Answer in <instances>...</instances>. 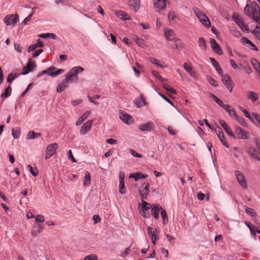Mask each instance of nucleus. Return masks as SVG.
Instances as JSON below:
<instances>
[{"mask_svg": "<svg viewBox=\"0 0 260 260\" xmlns=\"http://www.w3.org/2000/svg\"><path fill=\"white\" fill-rule=\"evenodd\" d=\"M141 203H139L138 211L143 216L145 217V211L146 210V185L143 184L139 189Z\"/></svg>", "mask_w": 260, "mask_h": 260, "instance_id": "1", "label": "nucleus"}, {"mask_svg": "<svg viewBox=\"0 0 260 260\" xmlns=\"http://www.w3.org/2000/svg\"><path fill=\"white\" fill-rule=\"evenodd\" d=\"M251 16L257 22L260 21V8L255 2H251Z\"/></svg>", "mask_w": 260, "mask_h": 260, "instance_id": "2", "label": "nucleus"}, {"mask_svg": "<svg viewBox=\"0 0 260 260\" xmlns=\"http://www.w3.org/2000/svg\"><path fill=\"white\" fill-rule=\"evenodd\" d=\"M160 231L158 229L149 227L147 228V233L151 238L152 243L155 245L156 241L158 239V234Z\"/></svg>", "mask_w": 260, "mask_h": 260, "instance_id": "3", "label": "nucleus"}, {"mask_svg": "<svg viewBox=\"0 0 260 260\" xmlns=\"http://www.w3.org/2000/svg\"><path fill=\"white\" fill-rule=\"evenodd\" d=\"M194 13H196L197 17L199 19L200 21L203 23L204 25L206 27H209L210 25V22L205 13L200 11L199 9L195 10Z\"/></svg>", "mask_w": 260, "mask_h": 260, "instance_id": "4", "label": "nucleus"}, {"mask_svg": "<svg viewBox=\"0 0 260 260\" xmlns=\"http://www.w3.org/2000/svg\"><path fill=\"white\" fill-rule=\"evenodd\" d=\"M58 146L57 143L49 144L46 148L45 159H48L54 155Z\"/></svg>", "mask_w": 260, "mask_h": 260, "instance_id": "5", "label": "nucleus"}, {"mask_svg": "<svg viewBox=\"0 0 260 260\" xmlns=\"http://www.w3.org/2000/svg\"><path fill=\"white\" fill-rule=\"evenodd\" d=\"M220 75L221 76L223 83L231 92L233 88L234 83L231 77L228 75L223 74V73Z\"/></svg>", "mask_w": 260, "mask_h": 260, "instance_id": "6", "label": "nucleus"}, {"mask_svg": "<svg viewBox=\"0 0 260 260\" xmlns=\"http://www.w3.org/2000/svg\"><path fill=\"white\" fill-rule=\"evenodd\" d=\"M18 21L19 16L17 14L8 15L4 18L5 23L7 25H14Z\"/></svg>", "mask_w": 260, "mask_h": 260, "instance_id": "7", "label": "nucleus"}, {"mask_svg": "<svg viewBox=\"0 0 260 260\" xmlns=\"http://www.w3.org/2000/svg\"><path fill=\"white\" fill-rule=\"evenodd\" d=\"M235 174L236 176L238 183L243 187V188L246 189L247 188V182L243 174L239 171H235Z\"/></svg>", "mask_w": 260, "mask_h": 260, "instance_id": "8", "label": "nucleus"}, {"mask_svg": "<svg viewBox=\"0 0 260 260\" xmlns=\"http://www.w3.org/2000/svg\"><path fill=\"white\" fill-rule=\"evenodd\" d=\"M235 131L236 134L238 136V138L239 139L245 140L248 138L249 133L243 129L238 126H235Z\"/></svg>", "mask_w": 260, "mask_h": 260, "instance_id": "9", "label": "nucleus"}, {"mask_svg": "<svg viewBox=\"0 0 260 260\" xmlns=\"http://www.w3.org/2000/svg\"><path fill=\"white\" fill-rule=\"evenodd\" d=\"M160 206L158 205H151L147 203V210L150 208H151V214L154 217L155 219L159 218V213L160 212Z\"/></svg>", "mask_w": 260, "mask_h": 260, "instance_id": "10", "label": "nucleus"}, {"mask_svg": "<svg viewBox=\"0 0 260 260\" xmlns=\"http://www.w3.org/2000/svg\"><path fill=\"white\" fill-rule=\"evenodd\" d=\"M153 5L156 12L164 10L166 6V0H153Z\"/></svg>", "mask_w": 260, "mask_h": 260, "instance_id": "11", "label": "nucleus"}, {"mask_svg": "<svg viewBox=\"0 0 260 260\" xmlns=\"http://www.w3.org/2000/svg\"><path fill=\"white\" fill-rule=\"evenodd\" d=\"M233 18L235 22L239 25V26L243 31L248 30V26L244 24L242 18L239 15H236L235 14H234Z\"/></svg>", "mask_w": 260, "mask_h": 260, "instance_id": "12", "label": "nucleus"}, {"mask_svg": "<svg viewBox=\"0 0 260 260\" xmlns=\"http://www.w3.org/2000/svg\"><path fill=\"white\" fill-rule=\"evenodd\" d=\"M119 117L122 121L127 124L132 123L133 121L132 116L127 113L120 111L119 114Z\"/></svg>", "mask_w": 260, "mask_h": 260, "instance_id": "13", "label": "nucleus"}, {"mask_svg": "<svg viewBox=\"0 0 260 260\" xmlns=\"http://www.w3.org/2000/svg\"><path fill=\"white\" fill-rule=\"evenodd\" d=\"M212 49L213 51L219 55L222 54V51L220 46L214 39H210V40Z\"/></svg>", "mask_w": 260, "mask_h": 260, "instance_id": "14", "label": "nucleus"}, {"mask_svg": "<svg viewBox=\"0 0 260 260\" xmlns=\"http://www.w3.org/2000/svg\"><path fill=\"white\" fill-rule=\"evenodd\" d=\"M84 70V69L83 68L80 66H77L71 69L70 71L68 72V73L70 74V76L73 77H74L76 79L78 80L77 74L82 72Z\"/></svg>", "mask_w": 260, "mask_h": 260, "instance_id": "15", "label": "nucleus"}, {"mask_svg": "<svg viewBox=\"0 0 260 260\" xmlns=\"http://www.w3.org/2000/svg\"><path fill=\"white\" fill-rule=\"evenodd\" d=\"M35 66V62L31 59H29L26 66L24 67L22 69L23 72L22 75H26L28 74L30 71L33 70Z\"/></svg>", "mask_w": 260, "mask_h": 260, "instance_id": "16", "label": "nucleus"}, {"mask_svg": "<svg viewBox=\"0 0 260 260\" xmlns=\"http://www.w3.org/2000/svg\"><path fill=\"white\" fill-rule=\"evenodd\" d=\"M164 34L167 40L172 41L175 39V34L172 29L166 27L164 28Z\"/></svg>", "mask_w": 260, "mask_h": 260, "instance_id": "17", "label": "nucleus"}, {"mask_svg": "<svg viewBox=\"0 0 260 260\" xmlns=\"http://www.w3.org/2000/svg\"><path fill=\"white\" fill-rule=\"evenodd\" d=\"M241 41L243 45L247 46L251 49L258 51V49L256 47V46L251 41H250L246 38H242L241 39Z\"/></svg>", "mask_w": 260, "mask_h": 260, "instance_id": "18", "label": "nucleus"}, {"mask_svg": "<svg viewBox=\"0 0 260 260\" xmlns=\"http://www.w3.org/2000/svg\"><path fill=\"white\" fill-rule=\"evenodd\" d=\"M92 123V120H88L86 122L84 123L80 130V133L81 135H85L90 130Z\"/></svg>", "mask_w": 260, "mask_h": 260, "instance_id": "19", "label": "nucleus"}, {"mask_svg": "<svg viewBox=\"0 0 260 260\" xmlns=\"http://www.w3.org/2000/svg\"><path fill=\"white\" fill-rule=\"evenodd\" d=\"M44 229V226L41 225L40 224H35L33 225L32 229L31 230V235L32 236H36L39 233H40Z\"/></svg>", "mask_w": 260, "mask_h": 260, "instance_id": "20", "label": "nucleus"}, {"mask_svg": "<svg viewBox=\"0 0 260 260\" xmlns=\"http://www.w3.org/2000/svg\"><path fill=\"white\" fill-rule=\"evenodd\" d=\"M247 152L254 159L260 161V157L257 154L256 150L252 146H249L247 148Z\"/></svg>", "mask_w": 260, "mask_h": 260, "instance_id": "21", "label": "nucleus"}, {"mask_svg": "<svg viewBox=\"0 0 260 260\" xmlns=\"http://www.w3.org/2000/svg\"><path fill=\"white\" fill-rule=\"evenodd\" d=\"M69 83L65 79L60 82L57 86L56 91L57 92H62L67 87L69 86Z\"/></svg>", "mask_w": 260, "mask_h": 260, "instance_id": "22", "label": "nucleus"}, {"mask_svg": "<svg viewBox=\"0 0 260 260\" xmlns=\"http://www.w3.org/2000/svg\"><path fill=\"white\" fill-rule=\"evenodd\" d=\"M134 103L138 108H140L145 105V101L143 96L141 95L135 99Z\"/></svg>", "mask_w": 260, "mask_h": 260, "instance_id": "23", "label": "nucleus"}, {"mask_svg": "<svg viewBox=\"0 0 260 260\" xmlns=\"http://www.w3.org/2000/svg\"><path fill=\"white\" fill-rule=\"evenodd\" d=\"M212 65L214 66L217 72L219 75H221L223 73V71L221 68L219 63L213 58H210Z\"/></svg>", "mask_w": 260, "mask_h": 260, "instance_id": "24", "label": "nucleus"}, {"mask_svg": "<svg viewBox=\"0 0 260 260\" xmlns=\"http://www.w3.org/2000/svg\"><path fill=\"white\" fill-rule=\"evenodd\" d=\"M91 111H86L82 116H81L76 122V125H80L82 122L89 116L90 114Z\"/></svg>", "mask_w": 260, "mask_h": 260, "instance_id": "25", "label": "nucleus"}, {"mask_svg": "<svg viewBox=\"0 0 260 260\" xmlns=\"http://www.w3.org/2000/svg\"><path fill=\"white\" fill-rule=\"evenodd\" d=\"M183 67L190 76L194 78L196 77L197 75L196 72L192 70V67L190 65L186 63H184Z\"/></svg>", "mask_w": 260, "mask_h": 260, "instance_id": "26", "label": "nucleus"}, {"mask_svg": "<svg viewBox=\"0 0 260 260\" xmlns=\"http://www.w3.org/2000/svg\"><path fill=\"white\" fill-rule=\"evenodd\" d=\"M247 97L249 100L253 101H256L258 99V94L253 91H248L246 93Z\"/></svg>", "mask_w": 260, "mask_h": 260, "instance_id": "27", "label": "nucleus"}, {"mask_svg": "<svg viewBox=\"0 0 260 260\" xmlns=\"http://www.w3.org/2000/svg\"><path fill=\"white\" fill-rule=\"evenodd\" d=\"M129 5L133 8L134 11L136 12L140 6L139 0H129Z\"/></svg>", "mask_w": 260, "mask_h": 260, "instance_id": "28", "label": "nucleus"}, {"mask_svg": "<svg viewBox=\"0 0 260 260\" xmlns=\"http://www.w3.org/2000/svg\"><path fill=\"white\" fill-rule=\"evenodd\" d=\"M116 16L120 19L123 20L129 19V17L126 13L122 11H118L116 12Z\"/></svg>", "mask_w": 260, "mask_h": 260, "instance_id": "29", "label": "nucleus"}, {"mask_svg": "<svg viewBox=\"0 0 260 260\" xmlns=\"http://www.w3.org/2000/svg\"><path fill=\"white\" fill-rule=\"evenodd\" d=\"M147 59L152 64H155L161 68H164V67L161 64L160 61L159 60H158L156 58L152 57H148Z\"/></svg>", "mask_w": 260, "mask_h": 260, "instance_id": "30", "label": "nucleus"}, {"mask_svg": "<svg viewBox=\"0 0 260 260\" xmlns=\"http://www.w3.org/2000/svg\"><path fill=\"white\" fill-rule=\"evenodd\" d=\"M18 76L19 74L17 73H11L7 77V82L10 83H12L15 79L18 77Z\"/></svg>", "mask_w": 260, "mask_h": 260, "instance_id": "31", "label": "nucleus"}, {"mask_svg": "<svg viewBox=\"0 0 260 260\" xmlns=\"http://www.w3.org/2000/svg\"><path fill=\"white\" fill-rule=\"evenodd\" d=\"M134 40L135 41L137 45L142 48H144L145 46V42L144 40L139 39L137 36H134Z\"/></svg>", "mask_w": 260, "mask_h": 260, "instance_id": "32", "label": "nucleus"}, {"mask_svg": "<svg viewBox=\"0 0 260 260\" xmlns=\"http://www.w3.org/2000/svg\"><path fill=\"white\" fill-rule=\"evenodd\" d=\"M39 37L46 39L48 38H51L53 39H56V36L55 34L53 33H45V34H41L39 35Z\"/></svg>", "mask_w": 260, "mask_h": 260, "instance_id": "33", "label": "nucleus"}, {"mask_svg": "<svg viewBox=\"0 0 260 260\" xmlns=\"http://www.w3.org/2000/svg\"><path fill=\"white\" fill-rule=\"evenodd\" d=\"M41 136L40 133H37L33 131H30L27 135V139H34Z\"/></svg>", "mask_w": 260, "mask_h": 260, "instance_id": "34", "label": "nucleus"}, {"mask_svg": "<svg viewBox=\"0 0 260 260\" xmlns=\"http://www.w3.org/2000/svg\"><path fill=\"white\" fill-rule=\"evenodd\" d=\"M12 91V88L11 85H9L6 88L5 92L2 94L1 97H5L6 98L9 97L11 94Z\"/></svg>", "mask_w": 260, "mask_h": 260, "instance_id": "35", "label": "nucleus"}, {"mask_svg": "<svg viewBox=\"0 0 260 260\" xmlns=\"http://www.w3.org/2000/svg\"><path fill=\"white\" fill-rule=\"evenodd\" d=\"M217 136L222 144L226 148H229V146L224 138V134L221 133L217 134Z\"/></svg>", "mask_w": 260, "mask_h": 260, "instance_id": "36", "label": "nucleus"}, {"mask_svg": "<svg viewBox=\"0 0 260 260\" xmlns=\"http://www.w3.org/2000/svg\"><path fill=\"white\" fill-rule=\"evenodd\" d=\"M160 210H160V215H161V217H162L163 223L165 224H167V223L168 221L167 212L164 209H162V207H160Z\"/></svg>", "mask_w": 260, "mask_h": 260, "instance_id": "37", "label": "nucleus"}, {"mask_svg": "<svg viewBox=\"0 0 260 260\" xmlns=\"http://www.w3.org/2000/svg\"><path fill=\"white\" fill-rule=\"evenodd\" d=\"M70 75H71L68 73L66 75V78L64 79L68 81V83L69 84L70 83L77 82L78 79H76L74 77H73Z\"/></svg>", "mask_w": 260, "mask_h": 260, "instance_id": "38", "label": "nucleus"}, {"mask_svg": "<svg viewBox=\"0 0 260 260\" xmlns=\"http://www.w3.org/2000/svg\"><path fill=\"white\" fill-rule=\"evenodd\" d=\"M162 86L167 91H169L172 94H176V91L175 89L171 87L169 85L164 83V82H162Z\"/></svg>", "mask_w": 260, "mask_h": 260, "instance_id": "39", "label": "nucleus"}, {"mask_svg": "<svg viewBox=\"0 0 260 260\" xmlns=\"http://www.w3.org/2000/svg\"><path fill=\"white\" fill-rule=\"evenodd\" d=\"M199 47L203 50H206V43L205 40L203 38H199Z\"/></svg>", "mask_w": 260, "mask_h": 260, "instance_id": "40", "label": "nucleus"}, {"mask_svg": "<svg viewBox=\"0 0 260 260\" xmlns=\"http://www.w3.org/2000/svg\"><path fill=\"white\" fill-rule=\"evenodd\" d=\"M130 177H133L136 181H137L139 179L145 178V176L141 173L136 174H131Z\"/></svg>", "mask_w": 260, "mask_h": 260, "instance_id": "41", "label": "nucleus"}, {"mask_svg": "<svg viewBox=\"0 0 260 260\" xmlns=\"http://www.w3.org/2000/svg\"><path fill=\"white\" fill-rule=\"evenodd\" d=\"M246 224L249 228V230L250 231L251 235L252 236H256V233H255V228H256V226L252 225L251 224V223L250 222H246Z\"/></svg>", "mask_w": 260, "mask_h": 260, "instance_id": "42", "label": "nucleus"}, {"mask_svg": "<svg viewBox=\"0 0 260 260\" xmlns=\"http://www.w3.org/2000/svg\"><path fill=\"white\" fill-rule=\"evenodd\" d=\"M207 79L208 81L213 86H218V82L215 80H214L211 76H208Z\"/></svg>", "mask_w": 260, "mask_h": 260, "instance_id": "43", "label": "nucleus"}, {"mask_svg": "<svg viewBox=\"0 0 260 260\" xmlns=\"http://www.w3.org/2000/svg\"><path fill=\"white\" fill-rule=\"evenodd\" d=\"M251 4L250 5L247 4L246 7L244 8V10L245 14L246 15L250 17L251 16Z\"/></svg>", "mask_w": 260, "mask_h": 260, "instance_id": "44", "label": "nucleus"}, {"mask_svg": "<svg viewBox=\"0 0 260 260\" xmlns=\"http://www.w3.org/2000/svg\"><path fill=\"white\" fill-rule=\"evenodd\" d=\"M90 183V176L89 172H86L85 177L84 184L85 185H88Z\"/></svg>", "mask_w": 260, "mask_h": 260, "instance_id": "45", "label": "nucleus"}, {"mask_svg": "<svg viewBox=\"0 0 260 260\" xmlns=\"http://www.w3.org/2000/svg\"><path fill=\"white\" fill-rule=\"evenodd\" d=\"M119 191L121 194H124L126 192V188L124 186V182L121 181V182H119Z\"/></svg>", "mask_w": 260, "mask_h": 260, "instance_id": "46", "label": "nucleus"}, {"mask_svg": "<svg viewBox=\"0 0 260 260\" xmlns=\"http://www.w3.org/2000/svg\"><path fill=\"white\" fill-rule=\"evenodd\" d=\"M235 118L243 126H247V123L245 122V120L242 117L237 115L236 116V117Z\"/></svg>", "mask_w": 260, "mask_h": 260, "instance_id": "47", "label": "nucleus"}, {"mask_svg": "<svg viewBox=\"0 0 260 260\" xmlns=\"http://www.w3.org/2000/svg\"><path fill=\"white\" fill-rule=\"evenodd\" d=\"M12 133L14 138L18 139L20 136V131L18 128L13 129Z\"/></svg>", "mask_w": 260, "mask_h": 260, "instance_id": "48", "label": "nucleus"}, {"mask_svg": "<svg viewBox=\"0 0 260 260\" xmlns=\"http://www.w3.org/2000/svg\"><path fill=\"white\" fill-rule=\"evenodd\" d=\"M245 211L247 214L250 215L252 217H255L256 215V212L254 209L251 208L247 207Z\"/></svg>", "mask_w": 260, "mask_h": 260, "instance_id": "49", "label": "nucleus"}, {"mask_svg": "<svg viewBox=\"0 0 260 260\" xmlns=\"http://www.w3.org/2000/svg\"><path fill=\"white\" fill-rule=\"evenodd\" d=\"M151 73L154 76L157 78L161 82H164V81H165V79L164 78H162L159 74L158 72H157L156 71H152Z\"/></svg>", "mask_w": 260, "mask_h": 260, "instance_id": "50", "label": "nucleus"}, {"mask_svg": "<svg viewBox=\"0 0 260 260\" xmlns=\"http://www.w3.org/2000/svg\"><path fill=\"white\" fill-rule=\"evenodd\" d=\"M224 130L231 137H232L234 139H236L235 135L234 134L232 130L229 126L224 128Z\"/></svg>", "mask_w": 260, "mask_h": 260, "instance_id": "51", "label": "nucleus"}, {"mask_svg": "<svg viewBox=\"0 0 260 260\" xmlns=\"http://www.w3.org/2000/svg\"><path fill=\"white\" fill-rule=\"evenodd\" d=\"M211 96L213 98V100L220 106L222 107V106L223 105V102L220 100L216 96L213 94H211Z\"/></svg>", "mask_w": 260, "mask_h": 260, "instance_id": "52", "label": "nucleus"}, {"mask_svg": "<svg viewBox=\"0 0 260 260\" xmlns=\"http://www.w3.org/2000/svg\"><path fill=\"white\" fill-rule=\"evenodd\" d=\"M253 34L255 35V37L260 41V27L257 26L254 30Z\"/></svg>", "mask_w": 260, "mask_h": 260, "instance_id": "53", "label": "nucleus"}, {"mask_svg": "<svg viewBox=\"0 0 260 260\" xmlns=\"http://www.w3.org/2000/svg\"><path fill=\"white\" fill-rule=\"evenodd\" d=\"M168 17L169 21H173L176 18V15L174 12H169L168 14Z\"/></svg>", "mask_w": 260, "mask_h": 260, "instance_id": "54", "label": "nucleus"}, {"mask_svg": "<svg viewBox=\"0 0 260 260\" xmlns=\"http://www.w3.org/2000/svg\"><path fill=\"white\" fill-rule=\"evenodd\" d=\"M251 62L255 69L258 68V67L260 66L259 62L256 59L252 58L251 60Z\"/></svg>", "mask_w": 260, "mask_h": 260, "instance_id": "55", "label": "nucleus"}, {"mask_svg": "<svg viewBox=\"0 0 260 260\" xmlns=\"http://www.w3.org/2000/svg\"><path fill=\"white\" fill-rule=\"evenodd\" d=\"M35 220L37 222H43L44 221V217L42 215L38 214L36 216Z\"/></svg>", "mask_w": 260, "mask_h": 260, "instance_id": "56", "label": "nucleus"}, {"mask_svg": "<svg viewBox=\"0 0 260 260\" xmlns=\"http://www.w3.org/2000/svg\"><path fill=\"white\" fill-rule=\"evenodd\" d=\"M84 260H97V256L94 254L87 255L84 257Z\"/></svg>", "mask_w": 260, "mask_h": 260, "instance_id": "57", "label": "nucleus"}, {"mask_svg": "<svg viewBox=\"0 0 260 260\" xmlns=\"http://www.w3.org/2000/svg\"><path fill=\"white\" fill-rule=\"evenodd\" d=\"M34 13H31L30 15H29L27 17H26L24 19V20L23 21V23L24 24V25H27V22L28 21H30V20L31 19V18L32 17V15H33Z\"/></svg>", "mask_w": 260, "mask_h": 260, "instance_id": "58", "label": "nucleus"}, {"mask_svg": "<svg viewBox=\"0 0 260 260\" xmlns=\"http://www.w3.org/2000/svg\"><path fill=\"white\" fill-rule=\"evenodd\" d=\"M242 111L243 112L245 116L246 117L249 118L251 121H253V117L252 116H251V115L249 114L248 111H247L246 110H242Z\"/></svg>", "mask_w": 260, "mask_h": 260, "instance_id": "59", "label": "nucleus"}, {"mask_svg": "<svg viewBox=\"0 0 260 260\" xmlns=\"http://www.w3.org/2000/svg\"><path fill=\"white\" fill-rule=\"evenodd\" d=\"M166 237L168 241H169L170 243H174L175 240V238L174 237H172V236L168 234L166 235Z\"/></svg>", "mask_w": 260, "mask_h": 260, "instance_id": "60", "label": "nucleus"}, {"mask_svg": "<svg viewBox=\"0 0 260 260\" xmlns=\"http://www.w3.org/2000/svg\"><path fill=\"white\" fill-rule=\"evenodd\" d=\"M28 168L29 169V170L30 171V172L31 173V174L34 176H37L38 175V171H37L36 172H35L33 169H32V167L30 166V165H28Z\"/></svg>", "mask_w": 260, "mask_h": 260, "instance_id": "61", "label": "nucleus"}, {"mask_svg": "<svg viewBox=\"0 0 260 260\" xmlns=\"http://www.w3.org/2000/svg\"><path fill=\"white\" fill-rule=\"evenodd\" d=\"M129 151L131 153V154L133 155L134 157H141V154L138 153L137 152H136L135 151H134V150L132 149H129Z\"/></svg>", "mask_w": 260, "mask_h": 260, "instance_id": "62", "label": "nucleus"}, {"mask_svg": "<svg viewBox=\"0 0 260 260\" xmlns=\"http://www.w3.org/2000/svg\"><path fill=\"white\" fill-rule=\"evenodd\" d=\"M68 155L69 158L71 159V160L73 162H76V159H75L74 157L73 156V155L72 154V152L71 150H69L68 153Z\"/></svg>", "mask_w": 260, "mask_h": 260, "instance_id": "63", "label": "nucleus"}, {"mask_svg": "<svg viewBox=\"0 0 260 260\" xmlns=\"http://www.w3.org/2000/svg\"><path fill=\"white\" fill-rule=\"evenodd\" d=\"M252 115L257 122L260 124V115L257 113H254L252 114Z\"/></svg>", "mask_w": 260, "mask_h": 260, "instance_id": "64", "label": "nucleus"}]
</instances>
